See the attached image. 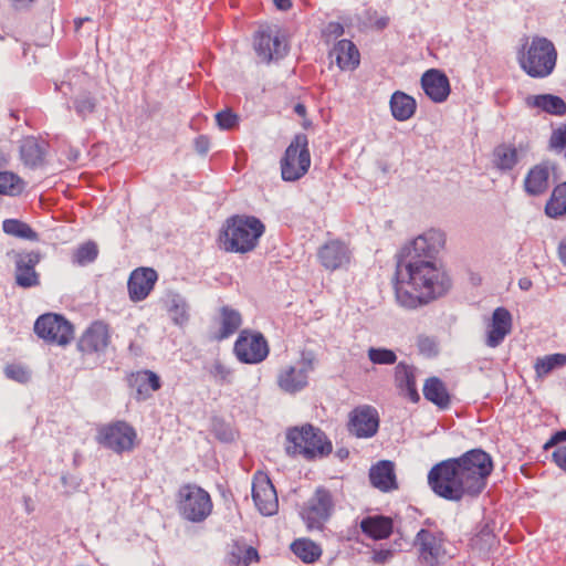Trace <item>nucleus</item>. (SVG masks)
Returning <instances> with one entry per match:
<instances>
[{
    "mask_svg": "<svg viewBox=\"0 0 566 566\" xmlns=\"http://www.w3.org/2000/svg\"><path fill=\"white\" fill-rule=\"evenodd\" d=\"M444 243V233L432 229L402 248L392 279L395 300L399 306L418 310L449 292L452 280L444 265L437 260Z\"/></svg>",
    "mask_w": 566,
    "mask_h": 566,
    "instance_id": "nucleus-1",
    "label": "nucleus"
},
{
    "mask_svg": "<svg viewBox=\"0 0 566 566\" xmlns=\"http://www.w3.org/2000/svg\"><path fill=\"white\" fill-rule=\"evenodd\" d=\"M492 471L491 455L481 449H473L432 467L428 473V484L438 496L458 502L482 493Z\"/></svg>",
    "mask_w": 566,
    "mask_h": 566,
    "instance_id": "nucleus-2",
    "label": "nucleus"
},
{
    "mask_svg": "<svg viewBox=\"0 0 566 566\" xmlns=\"http://www.w3.org/2000/svg\"><path fill=\"white\" fill-rule=\"evenodd\" d=\"M265 232L264 223L254 216H233L226 220L219 244L226 252L249 253L253 251Z\"/></svg>",
    "mask_w": 566,
    "mask_h": 566,
    "instance_id": "nucleus-3",
    "label": "nucleus"
},
{
    "mask_svg": "<svg viewBox=\"0 0 566 566\" xmlns=\"http://www.w3.org/2000/svg\"><path fill=\"white\" fill-rule=\"evenodd\" d=\"M521 69L533 78L551 75L556 66L557 51L552 41L543 36H534L525 44L517 56Z\"/></svg>",
    "mask_w": 566,
    "mask_h": 566,
    "instance_id": "nucleus-4",
    "label": "nucleus"
},
{
    "mask_svg": "<svg viewBox=\"0 0 566 566\" xmlns=\"http://www.w3.org/2000/svg\"><path fill=\"white\" fill-rule=\"evenodd\" d=\"M285 449L289 454L315 459L328 455L333 447L321 429L304 424L289 429Z\"/></svg>",
    "mask_w": 566,
    "mask_h": 566,
    "instance_id": "nucleus-5",
    "label": "nucleus"
},
{
    "mask_svg": "<svg viewBox=\"0 0 566 566\" xmlns=\"http://www.w3.org/2000/svg\"><path fill=\"white\" fill-rule=\"evenodd\" d=\"M176 502L180 516L193 523L203 522L213 510L210 494L192 483H186L179 488Z\"/></svg>",
    "mask_w": 566,
    "mask_h": 566,
    "instance_id": "nucleus-6",
    "label": "nucleus"
},
{
    "mask_svg": "<svg viewBox=\"0 0 566 566\" xmlns=\"http://www.w3.org/2000/svg\"><path fill=\"white\" fill-rule=\"evenodd\" d=\"M336 509V499L325 486L315 489L312 496L303 503L300 516L307 531H324Z\"/></svg>",
    "mask_w": 566,
    "mask_h": 566,
    "instance_id": "nucleus-7",
    "label": "nucleus"
},
{
    "mask_svg": "<svg viewBox=\"0 0 566 566\" xmlns=\"http://www.w3.org/2000/svg\"><path fill=\"white\" fill-rule=\"evenodd\" d=\"M280 167L284 181H296L307 174L311 167V154L305 134L295 135L280 160Z\"/></svg>",
    "mask_w": 566,
    "mask_h": 566,
    "instance_id": "nucleus-8",
    "label": "nucleus"
},
{
    "mask_svg": "<svg viewBox=\"0 0 566 566\" xmlns=\"http://www.w3.org/2000/svg\"><path fill=\"white\" fill-rule=\"evenodd\" d=\"M35 334L48 344L66 346L74 339V326L63 315L46 313L34 323Z\"/></svg>",
    "mask_w": 566,
    "mask_h": 566,
    "instance_id": "nucleus-9",
    "label": "nucleus"
},
{
    "mask_svg": "<svg viewBox=\"0 0 566 566\" xmlns=\"http://www.w3.org/2000/svg\"><path fill=\"white\" fill-rule=\"evenodd\" d=\"M254 50L262 61L269 63L282 59L287 53L289 43L280 27L271 24L260 28L255 33Z\"/></svg>",
    "mask_w": 566,
    "mask_h": 566,
    "instance_id": "nucleus-10",
    "label": "nucleus"
},
{
    "mask_svg": "<svg viewBox=\"0 0 566 566\" xmlns=\"http://www.w3.org/2000/svg\"><path fill=\"white\" fill-rule=\"evenodd\" d=\"M415 545L418 547L419 562L424 566H437L449 557L447 541L439 531H419Z\"/></svg>",
    "mask_w": 566,
    "mask_h": 566,
    "instance_id": "nucleus-11",
    "label": "nucleus"
},
{
    "mask_svg": "<svg viewBox=\"0 0 566 566\" xmlns=\"http://www.w3.org/2000/svg\"><path fill=\"white\" fill-rule=\"evenodd\" d=\"M98 443L117 453L130 451L137 443L136 430L125 421L103 426L97 433Z\"/></svg>",
    "mask_w": 566,
    "mask_h": 566,
    "instance_id": "nucleus-12",
    "label": "nucleus"
},
{
    "mask_svg": "<svg viewBox=\"0 0 566 566\" xmlns=\"http://www.w3.org/2000/svg\"><path fill=\"white\" fill-rule=\"evenodd\" d=\"M252 499L262 515L271 516L279 510L276 490L270 476L263 471H258L253 475Z\"/></svg>",
    "mask_w": 566,
    "mask_h": 566,
    "instance_id": "nucleus-13",
    "label": "nucleus"
},
{
    "mask_svg": "<svg viewBox=\"0 0 566 566\" xmlns=\"http://www.w3.org/2000/svg\"><path fill=\"white\" fill-rule=\"evenodd\" d=\"M158 280L157 272L151 268L135 269L127 281L128 296L132 302H142L148 297Z\"/></svg>",
    "mask_w": 566,
    "mask_h": 566,
    "instance_id": "nucleus-14",
    "label": "nucleus"
},
{
    "mask_svg": "<svg viewBox=\"0 0 566 566\" xmlns=\"http://www.w3.org/2000/svg\"><path fill=\"white\" fill-rule=\"evenodd\" d=\"M41 254L36 251L15 254V283L23 287H33L40 284L39 273L35 271Z\"/></svg>",
    "mask_w": 566,
    "mask_h": 566,
    "instance_id": "nucleus-15",
    "label": "nucleus"
},
{
    "mask_svg": "<svg viewBox=\"0 0 566 566\" xmlns=\"http://www.w3.org/2000/svg\"><path fill=\"white\" fill-rule=\"evenodd\" d=\"M379 426L378 412L369 406H361L353 410L349 417V431L358 438L373 437Z\"/></svg>",
    "mask_w": 566,
    "mask_h": 566,
    "instance_id": "nucleus-16",
    "label": "nucleus"
},
{
    "mask_svg": "<svg viewBox=\"0 0 566 566\" xmlns=\"http://www.w3.org/2000/svg\"><path fill=\"white\" fill-rule=\"evenodd\" d=\"M111 342L109 327L101 321L93 322L78 340L83 353H101L106 350Z\"/></svg>",
    "mask_w": 566,
    "mask_h": 566,
    "instance_id": "nucleus-17",
    "label": "nucleus"
},
{
    "mask_svg": "<svg viewBox=\"0 0 566 566\" xmlns=\"http://www.w3.org/2000/svg\"><path fill=\"white\" fill-rule=\"evenodd\" d=\"M317 258L324 269L335 271L349 263L350 251L344 242L332 240L319 248Z\"/></svg>",
    "mask_w": 566,
    "mask_h": 566,
    "instance_id": "nucleus-18",
    "label": "nucleus"
},
{
    "mask_svg": "<svg viewBox=\"0 0 566 566\" xmlns=\"http://www.w3.org/2000/svg\"><path fill=\"white\" fill-rule=\"evenodd\" d=\"M421 87L424 94L434 103L444 102L450 95V82L444 73L431 69L421 76Z\"/></svg>",
    "mask_w": 566,
    "mask_h": 566,
    "instance_id": "nucleus-19",
    "label": "nucleus"
},
{
    "mask_svg": "<svg viewBox=\"0 0 566 566\" xmlns=\"http://www.w3.org/2000/svg\"><path fill=\"white\" fill-rule=\"evenodd\" d=\"M312 367L310 359H301L296 365L283 370L279 376V386L286 392H296L307 385V371Z\"/></svg>",
    "mask_w": 566,
    "mask_h": 566,
    "instance_id": "nucleus-20",
    "label": "nucleus"
},
{
    "mask_svg": "<svg viewBox=\"0 0 566 566\" xmlns=\"http://www.w3.org/2000/svg\"><path fill=\"white\" fill-rule=\"evenodd\" d=\"M512 325L513 319L511 313L505 307H496L489 325L486 344L491 347L501 344L505 336L511 333Z\"/></svg>",
    "mask_w": 566,
    "mask_h": 566,
    "instance_id": "nucleus-21",
    "label": "nucleus"
},
{
    "mask_svg": "<svg viewBox=\"0 0 566 566\" xmlns=\"http://www.w3.org/2000/svg\"><path fill=\"white\" fill-rule=\"evenodd\" d=\"M340 71H354L359 66L360 53L350 40H339L329 52Z\"/></svg>",
    "mask_w": 566,
    "mask_h": 566,
    "instance_id": "nucleus-22",
    "label": "nucleus"
},
{
    "mask_svg": "<svg viewBox=\"0 0 566 566\" xmlns=\"http://www.w3.org/2000/svg\"><path fill=\"white\" fill-rule=\"evenodd\" d=\"M369 479L373 486L382 492H390L398 489L395 473V464L391 461L382 460L371 467Z\"/></svg>",
    "mask_w": 566,
    "mask_h": 566,
    "instance_id": "nucleus-23",
    "label": "nucleus"
},
{
    "mask_svg": "<svg viewBox=\"0 0 566 566\" xmlns=\"http://www.w3.org/2000/svg\"><path fill=\"white\" fill-rule=\"evenodd\" d=\"M528 143L515 147L511 144H500L493 149V164L501 171L512 170L518 164V153H526Z\"/></svg>",
    "mask_w": 566,
    "mask_h": 566,
    "instance_id": "nucleus-24",
    "label": "nucleus"
},
{
    "mask_svg": "<svg viewBox=\"0 0 566 566\" xmlns=\"http://www.w3.org/2000/svg\"><path fill=\"white\" fill-rule=\"evenodd\" d=\"M395 381L400 394L409 401L417 403L420 395L417 389L416 368L405 364H399L395 370Z\"/></svg>",
    "mask_w": 566,
    "mask_h": 566,
    "instance_id": "nucleus-25",
    "label": "nucleus"
},
{
    "mask_svg": "<svg viewBox=\"0 0 566 566\" xmlns=\"http://www.w3.org/2000/svg\"><path fill=\"white\" fill-rule=\"evenodd\" d=\"M551 168L548 164L541 163L532 167L524 178V189L531 196H538L549 187Z\"/></svg>",
    "mask_w": 566,
    "mask_h": 566,
    "instance_id": "nucleus-26",
    "label": "nucleus"
},
{
    "mask_svg": "<svg viewBox=\"0 0 566 566\" xmlns=\"http://www.w3.org/2000/svg\"><path fill=\"white\" fill-rule=\"evenodd\" d=\"M234 354H269V345L260 332L243 329L234 344Z\"/></svg>",
    "mask_w": 566,
    "mask_h": 566,
    "instance_id": "nucleus-27",
    "label": "nucleus"
},
{
    "mask_svg": "<svg viewBox=\"0 0 566 566\" xmlns=\"http://www.w3.org/2000/svg\"><path fill=\"white\" fill-rule=\"evenodd\" d=\"M360 528L368 537L379 541L391 535L394 522L390 517L382 515L367 516L361 521Z\"/></svg>",
    "mask_w": 566,
    "mask_h": 566,
    "instance_id": "nucleus-28",
    "label": "nucleus"
},
{
    "mask_svg": "<svg viewBox=\"0 0 566 566\" xmlns=\"http://www.w3.org/2000/svg\"><path fill=\"white\" fill-rule=\"evenodd\" d=\"M525 104L552 115L560 116L566 113L564 99L553 94L530 95L525 98Z\"/></svg>",
    "mask_w": 566,
    "mask_h": 566,
    "instance_id": "nucleus-29",
    "label": "nucleus"
},
{
    "mask_svg": "<svg viewBox=\"0 0 566 566\" xmlns=\"http://www.w3.org/2000/svg\"><path fill=\"white\" fill-rule=\"evenodd\" d=\"M424 398L439 407L440 409H447L451 402V396L446 384L438 377H430L423 385Z\"/></svg>",
    "mask_w": 566,
    "mask_h": 566,
    "instance_id": "nucleus-30",
    "label": "nucleus"
},
{
    "mask_svg": "<svg viewBox=\"0 0 566 566\" xmlns=\"http://www.w3.org/2000/svg\"><path fill=\"white\" fill-rule=\"evenodd\" d=\"M290 548L292 553L305 564H314L323 555L321 545L307 537L294 539Z\"/></svg>",
    "mask_w": 566,
    "mask_h": 566,
    "instance_id": "nucleus-31",
    "label": "nucleus"
},
{
    "mask_svg": "<svg viewBox=\"0 0 566 566\" xmlns=\"http://www.w3.org/2000/svg\"><path fill=\"white\" fill-rule=\"evenodd\" d=\"M260 556L258 551L252 546L234 543L226 556L227 566H250L259 563Z\"/></svg>",
    "mask_w": 566,
    "mask_h": 566,
    "instance_id": "nucleus-32",
    "label": "nucleus"
},
{
    "mask_svg": "<svg viewBox=\"0 0 566 566\" xmlns=\"http://www.w3.org/2000/svg\"><path fill=\"white\" fill-rule=\"evenodd\" d=\"M416 101L410 95L397 91L391 95L390 109L392 116L400 122L411 118L416 112Z\"/></svg>",
    "mask_w": 566,
    "mask_h": 566,
    "instance_id": "nucleus-33",
    "label": "nucleus"
},
{
    "mask_svg": "<svg viewBox=\"0 0 566 566\" xmlns=\"http://www.w3.org/2000/svg\"><path fill=\"white\" fill-rule=\"evenodd\" d=\"M130 385L136 389L140 399H146L160 388V380L155 373L143 370L130 376Z\"/></svg>",
    "mask_w": 566,
    "mask_h": 566,
    "instance_id": "nucleus-34",
    "label": "nucleus"
},
{
    "mask_svg": "<svg viewBox=\"0 0 566 566\" xmlns=\"http://www.w3.org/2000/svg\"><path fill=\"white\" fill-rule=\"evenodd\" d=\"M544 210L552 219L566 216V181L554 187Z\"/></svg>",
    "mask_w": 566,
    "mask_h": 566,
    "instance_id": "nucleus-35",
    "label": "nucleus"
},
{
    "mask_svg": "<svg viewBox=\"0 0 566 566\" xmlns=\"http://www.w3.org/2000/svg\"><path fill=\"white\" fill-rule=\"evenodd\" d=\"M20 157L25 166L34 168L43 164L44 149L34 137H27L21 142Z\"/></svg>",
    "mask_w": 566,
    "mask_h": 566,
    "instance_id": "nucleus-36",
    "label": "nucleus"
},
{
    "mask_svg": "<svg viewBox=\"0 0 566 566\" xmlns=\"http://www.w3.org/2000/svg\"><path fill=\"white\" fill-rule=\"evenodd\" d=\"M2 230L6 234L12 235L15 238L29 240V241H38V233L25 222L18 219H6L2 222Z\"/></svg>",
    "mask_w": 566,
    "mask_h": 566,
    "instance_id": "nucleus-37",
    "label": "nucleus"
},
{
    "mask_svg": "<svg viewBox=\"0 0 566 566\" xmlns=\"http://www.w3.org/2000/svg\"><path fill=\"white\" fill-rule=\"evenodd\" d=\"M25 188L24 180L12 171H0V195L17 197Z\"/></svg>",
    "mask_w": 566,
    "mask_h": 566,
    "instance_id": "nucleus-38",
    "label": "nucleus"
},
{
    "mask_svg": "<svg viewBox=\"0 0 566 566\" xmlns=\"http://www.w3.org/2000/svg\"><path fill=\"white\" fill-rule=\"evenodd\" d=\"M241 315L239 312L229 307L221 308V331L219 338H227L232 335L241 325Z\"/></svg>",
    "mask_w": 566,
    "mask_h": 566,
    "instance_id": "nucleus-39",
    "label": "nucleus"
},
{
    "mask_svg": "<svg viewBox=\"0 0 566 566\" xmlns=\"http://www.w3.org/2000/svg\"><path fill=\"white\" fill-rule=\"evenodd\" d=\"M98 255V248L96 243L88 241L80 245L73 253V263L77 265H86L96 260Z\"/></svg>",
    "mask_w": 566,
    "mask_h": 566,
    "instance_id": "nucleus-40",
    "label": "nucleus"
},
{
    "mask_svg": "<svg viewBox=\"0 0 566 566\" xmlns=\"http://www.w3.org/2000/svg\"><path fill=\"white\" fill-rule=\"evenodd\" d=\"M566 364V356H546L537 359L535 364V371L539 378L546 377L555 368L562 367Z\"/></svg>",
    "mask_w": 566,
    "mask_h": 566,
    "instance_id": "nucleus-41",
    "label": "nucleus"
},
{
    "mask_svg": "<svg viewBox=\"0 0 566 566\" xmlns=\"http://www.w3.org/2000/svg\"><path fill=\"white\" fill-rule=\"evenodd\" d=\"M73 105L77 115L86 118L90 114L94 113L96 101L91 94H82L74 99Z\"/></svg>",
    "mask_w": 566,
    "mask_h": 566,
    "instance_id": "nucleus-42",
    "label": "nucleus"
},
{
    "mask_svg": "<svg viewBox=\"0 0 566 566\" xmlns=\"http://www.w3.org/2000/svg\"><path fill=\"white\" fill-rule=\"evenodd\" d=\"M4 373L9 379L20 384H25L31 379V370L19 363L8 365Z\"/></svg>",
    "mask_w": 566,
    "mask_h": 566,
    "instance_id": "nucleus-43",
    "label": "nucleus"
},
{
    "mask_svg": "<svg viewBox=\"0 0 566 566\" xmlns=\"http://www.w3.org/2000/svg\"><path fill=\"white\" fill-rule=\"evenodd\" d=\"M216 122L220 129L229 130L238 125L239 117L231 109L227 108L216 114Z\"/></svg>",
    "mask_w": 566,
    "mask_h": 566,
    "instance_id": "nucleus-44",
    "label": "nucleus"
},
{
    "mask_svg": "<svg viewBox=\"0 0 566 566\" xmlns=\"http://www.w3.org/2000/svg\"><path fill=\"white\" fill-rule=\"evenodd\" d=\"M566 146V125H562L553 130L549 138V147L555 150H562Z\"/></svg>",
    "mask_w": 566,
    "mask_h": 566,
    "instance_id": "nucleus-45",
    "label": "nucleus"
},
{
    "mask_svg": "<svg viewBox=\"0 0 566 566\" xmlns=\"http://www.w3.org/2000/svg\"><path fill=\"white\" fill-rule=\"evenodd\" d=\"M417 347L421 354H432L438 350V342L434 337L420 335L417 338Z\"/></svg>",
    "mask_w": 566,
    "mask_h": 566,
    "instance_id": "nucleus-46",
    "label": "nucleus"
},
{
    "mask_svg": "<svg viewBox=\"0 0 566 566\" xmlns=\"http://www.w3.org/2000/svg\"><path fill=\"white\" fill-rule=\"evenodd\" d=\"M552 461L566 472V446H558L552 453Z\"/></svg>",
    "mask_w": 566,
    "mask_h": 566,
    "instance_id": "nucleus-47",
    "label": "nucleus"
},
{
    "mask_svg": "<svg viewBox=\"0 0 566 566\" xmlns=\"http://www.w3.org/2000/svg\"><path fill=\"white\" fill-rule=\"evenodd\" d=\"M210 373L220 382L229 381L230 371L220 364H216Z\"/></svg>",
    "mask_w": 566,
    "mask_h": 566,
    "instance_id": "nucleus-48",
    "label": "nucleus"
},
{
    "mask_svg": "<svg viewBox=\"0 0 566 566\" xmlns=\"http://www.w3.org/2000/svg\"><path fill=\"white\" fill-rule=\"evenodd\" d=\"M394 556V552L391 549H377L373 553V562L376 564H385L389 562Z\"/></svg>",
    "mask_w": 566,
    "mask_h": 566,
    "instance_id": "nucleus-49",
    "label": "nucleus"
},
{
    "mask_svg": "<svg viewBox=\"0 0 566 566\" xmlns=\"http://www.w3.org/2000/svg\"><path fill=\"white\" fill-rule=\"evenodd\" d=\"M171 312L175 313L172 319L176 324L178 325H182L187 319H188V315H187V312L185 311L184 307H180L178 305H176Z\"/></svg>",
    "mask_w": 566,
    "mask_h": 566,
    "instance_id": "nucleus-50",
    "label": "nucleus"
},
{
    "mask_svg": "<svg viewBox=\"0 0 566 566\" xmlns=\"http://www.w3.org/2000/svg\"><path fill=\"white\" fill-rule=\"evenodd\" d=\"M196 150L199 154H206L209 149V140L205 136H199L195 142Z\"/></svg>",
    "mask_w": 566,
    "mask_h": 566,
    "instance_id": "nucleus-51",
    "label": "nucleus"
},
{
    "mask_svg": "<svg viewBox=\"0 0 566 566\" xmlns=\"http://www.w3.org/2000/svg\"><path fill=\"white\" fill-rule=\"evenodd\" d=\"M558 259L566 266V234L560 239L557 247Z\"/></svg>",
    "mask_w": 566,
    "mask_h": 566,
    "instance_id": "nucleus-52",
    "label": "nucleus"
},
{
    "mask_svg": "<svg viewBox=\"0 0 566 566\" xmlns=\"http://www.w3.org/2000/svg\"><path fill=\"white\" fill-rule=\"evenodd\" d=\"M373 364L391 365L396 361L397 356H369Z\"/></svg>",
    "mask_w": 566,
    "mask_h": 566,
    "instance_id": "nucleus-53",
    "label": "nucleus"
},
{
    "mask_svg": "<svg viewBox=\"0 0 566 566\" xmlns=\"http://www.w3.org/2000/svg\"><path fill=\"white\" fill-rule=\"evenodd\" d=\"M327 32L331 35H334L335 38L343 35L344 28L338 22H331L327 27Z\"/></svg>",
    "mask_w": 566,
    "mask_h": 566,
    "instance_id": "nucleus-54",
    "label": "nucleus"
},
{
    "mask_svg": "<svg viewBox=\"0 0 566 566\" xmlns=\"http://www.w3.org/2000/svg\"><path fill=\"white\" fill-rule=\"evenodd\" d=\"M266 356H238L242 364H260Z\"/></svg>",
    "mask_w": 566,
    "mask_h": 566,
    "instance_id": "nucleus-55",
    "label": "nucleus"
},
{
    "mask_svg": "<svg viewBox=\"0 0 566 566\" xmlns=\"http://www.w3.org/2000/svg\"><path fill=\"white\" fill-rule=\"evenodd\" d=\"M563 441H566V430L557 431L545 447L548 448L552 444Z\"/></svg>",
    "mask_w": 566,
    "mask_h": 566,
    "instance_id": "nucleus-56",
    "label": "nucleus"
},
{
    "mask_svg": "<svg viewBox=\"0 0 566 566\" xmlns=\"http://www.w3.org/2000/svg\"><path fill=\"white\" fill-rule=\"evenodd\" d=\"M273 2L280 10H287L292 7L291 0H273Z\"/></svg>",
    "mask_w": 566,
    "mask_h": 566,
    "instance_id": "nucleus-57",
    "label": "nucleus"
},
{
    "mask_svg": "<svg viewBox=\"0 0 566 566\" xmlns=\"http://www.w3.org/2000/svg\"><path fill=\"white\" fill-rule=\"evenodd\" d=\"M294 112L298 115V116H302L304 117L306 115V107L301 104V103H297L295 106H294Z\"/></svg>",
    "mask_w": 566,
    "mask_h": 566,
    "instance_id": "nucleus-58",
    "label": "nucleus"
},
{
    "mask_svg": "<svg viewBox=\"0 0 566 566\" xmlns=\"http://www.w3.org/2000/svg\"><path fill=\"white\" fill-rule=\"evenodd\" d=\"M367 354H370V355H374V354H394V352H391L389 349H377V348L370 347L368 349Z\"/></svg>",
    "mask_w": 566,
    "mask_h": 566,
    "instance_id": "nucleus-59",
    "label": "nucleus"
},
{
    "mask_svg": "<svg viewBox=\"0 0 566 566\" xmlns=\"http://www.w3.org/2000/svg\"><path fill=\"white\" fill-rule=\"evenodd\" d=\"M389 19L386 17L380 18L376 21L375 27L377 29H384L388 24Z\"/></svg>",
    "mask_w": 566,
    "mask_h": 566,
    "instance_id": "nucleus-60",
    "label": "nucleus"
},
{
    "mask_svg": "<svg viewBox=\"0 0 566 566\" xmlns=\"http://www.w3.org/2000/svg\"><path fill=\"white\" fill-rule=\"evenodd\" d=\"M518 285L522 290H528L532 285V282L528 279H521Z\"/></svg>",
    "mask_w": 566,
    "mask_h": 566,
    "instance_id": "nucleus-61",
    "label": "nucleus"
},
{
    "mask_svg": "<svg viewBox=\"0 0 566 566\" xmlns=\"http://www.w3.org/2000/svg\"><path fill=\"white\" fill-rule=\"evenodd\" d=\"M82 23H83V20H82V19L76 20V21H75V25H76V28H80V27L82 25Z\"/></svg>",
    "mask_w": 566,
    "mask_h": 566,
    "instance_id": "nucleus-62",
    "label": "nucleus"
}]
</instances>
